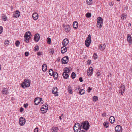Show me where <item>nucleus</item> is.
Segmentation results:
<instances>
[{"mask_svg":"<svg viewBox=\"0 0 132 132\" xmlns=\"http://www.w3.org/2000/svg\"><path fill=\"white\" fill-rule=\"evenodd\" d=\"M93 56L95 59H96L97 57V54L96 53H95L94 54Z\"/></svg>","mask_w":132,"mask_h":132,"instance_id":"obj_46","label":"nucleus"},{"mask_svg":"<svg viewBox=\"0 0 132 132\" xmlns=\"http://www.w3.org/2000/svg\"><path fill=\"white\" fill-rule=\"evenodd\" d=\"M59 118L60 120H61L62 119V118L61 117V116H59Z\"/></svg>","mask_w":132,"mask_h":132,"instance_id":"obj_62","label":"nucleus"},{"mask_svg":"<svg viewBox=\"0 0 132 132\" xmlns=\"http://www.w3.org/2000/svg\"><path fill=\"white\" fill-rule=\"evenodd\" d=\"M30 81L29 79H25L24 82L22 83V87L25 88L26 87H28L30 85Z\"/></svg>","mask_w":132,"mask_h":132,"instance_id":"obj_2","label":"nucleus"},{"mask_svg":"<svg viewBox=\"0 0 132 132\" xmlns=\"http://www.w3.org/2000/svg\"><path fill=\"white\" fill-rule=\"evenodd\" d=\"M125 91L123 90H121V95H122L124 93V92Z\"/></svg>","mask_w":132,"mask_h":132,"instance_id":"obj_58","label":"nucleus"},{"mask_svg":"<svg viewBox=\"0 0 132 132\" xmlns=\"http://www.w3.org/2000/svg\"><path fill=\"white\" fill-rule=\"evenodd\" d=\"M88 64L89 65L90 64H91V60H88Z\"/></svg>","mask_w":132,"mask_h":132,"instance_id":"obj_57","label":"nucleus"},{"mask_svg":"<svg viewBox=\"0 0 132 132\" xmlns=\"http://www.w3.org/2000/svg\"><path fill=\"white\" fill-rule=\"evenodd\" d=\"M51 39L49 37H48L47 39V43L48 44H50L51 42Z\"/></svg>","mask_w":132,"mask_h":132,"instance_id":"obj_37","label":"nucleus"},{"mask_svg":"<svg viewBox=\"0 0 132 132\" xmlns=\"http://www.w3.org/2000/svg\"><path fill=\"white\" fill-rule=\"evenodd\" d=\"M103 125L104 127H105L106 128H107L109 126V123L107 122H105L103 123Z\"/></svg>","mask_w":132,"mask_h":132,"instance_id":"obj_30","label":"nucleus"},{"mask_svg":"<svg viewBox=\"0 0 132 132\" xmlns=\"http://www.w3.org/2000/svg\"><path fill=\"white\" fill-rule=\"evenodd\" d=\"M109 121L111 123H113L115 121V118L113 116H111L109 118Z\"/></svg>","mask_w":132,"mask_h":132,"instance_id":"obj_20","label":"nucleus"},{"mask_svg":"<svg viewBox=\"0 0 132 132\" xmlns=\"http://www.w3.org/2000/svg\"><path fill=\"white\" fill-rule=\"evenodd\" d=\"M93 68L91 67H90L88 70L87 71V75L89 76H91L93 74Z\"/></svg>","mask_w":132,"mask_h":132,"instance_id":"obj_12","label":"nucleus"},{"mask_svg":"<svg viewBox=\"0 0 132 132\" xmlns=\"http://www.w3.org/2000/svg\"><path fill=\"white\" fill-rule=\"evenodd\" d=\"M20 111L21 112H22L24 111V109L22 108L21 107L20 109Z\"/></svg>","mask_w":132,"mask_h":132,"instance_id":"obj_51","label":"nucleus"},{"mask_svg":"<svg viewBox=\"0 0 132 132\" xmlns=\"http://www.w3.org/2000/svg\"><path fill=\"white\" fill-rule=\"evenodd\" d=\"M81 132H85V131L83 130H81Z\"/></svg>","mask_w":132,"mask_h":132,"instance_id":"obj_64","label":"nucleus"},{"mask_svg":"<svg viewBox=\"0 0 132 132\" xmlns=\"http://www.w3.org/2000/svg\"><path fill=\"white\" fill-rule=\"evenodd\" d=\"M87 39H88V40L90 41V42H91V35L90 34H89L88 36V37Z\"/></svg>","mask_w":132,"mask_h":132,"instance_id":"obj_43","label":"nucleus"},{"mask_svg":"<svg viewBox=\"0 0 132 132\" xmlns=\"http://www.w3.org/2000/svg\"><path fill=\"white\" fill-rule=\"evenodd\" d=\"M81 126L82 129L87 130L89 128L90 125L87 121H86L81 123Z\"/></svg>","mask_w":132,"mask_h":132,"instance_id":"obj_1","label":"nucleus"},{"mask_svg":"<svg viewBox=\"0 0 132 132\" xmlns=\"http://www.w3.org/2000/svg\"><path fill=\"white\" fill-rule=\"evenodd\" d=\"M131 23H129L128 24L129 26H131Z\"/></svg>","mask_w":132,"mask_h":132,"instance_id":"obj_63","label":"nucleus"},{"mask_svg":"<svg viewBox=\"0 0 132 132\" xmlns=\"http://www.w3.org/2000/svg\"><path fill=\"white\" fill-rule=\"evenodd\" d=\"M57 90L58 89L57 87H54L53 88L52 92L54 94L55 96H58V95Z\"/></svg>","mask_w":132,"mask_h":132,"instance_id":"obj_8","label":"nucleus"},{"mask_svg":"<svg viewBox=\"0 0 132 132\" xmlns=\"http://www.w3.org/2000/svg\"><path fill=\"white\" fill-rule=\"evenodd\" d=\"M9 43V41L7 40H6L5 42V44L6 46H7L8 45Z\"/></svg>","mask_w":132,"mask_h":132,"instance_id":"obj_48","label":"nucleus"},{"mask_svg":"<svg viewBox=\"0 0 132 132\" xmlns=\"http://www.w3.org/2000/svg\"><path fill=\"white\" fill-rule=\"evenodd\" d=\"M19 124L20 126L24 125L26 122L25 118L22 117H21L19 119Z\"/></svg>","mask_w":132,"mask_h":132,"instance_id":"obj_7","label":"nucleus"},{"mask_svg":"<svg viewBox=\"0 0 132 132\" xmlns=\"http://www.w3.org/2000/svg\"><path fill=\"white\" fill-rule=\"evenodd\" d=\"M63 78L65 79H67L69 77V75L67 73H63L62 74Z\"/></svg>","mask_w":132,"mask_h":132,"instance_id":"obj_27","label":"nucleus"},{"mask_svg":"<svg viewBox=\"0 0 132 132\" xmlns=\"http://www.w3.org/2000/svg\"><path fill=\"white\" fill-rule=\"evenodd\" d=\"M78 89L80 91L81 90V89L80 88V87H78Z\"/></svg>","mask_w":132,"mask_h":132,"instance_id":"obj_61","label":"nucleus"},{"mask_svg":"<svg viewBox=\"0 0 132 132\" xmlns=\"http://www.w3.org/2000/svg\"><path fill=\"white\" fill-rule=\"evenodd\" d=\"M42 52H39L37 53V54L38 56H40L42 55Z\"/></svg>","mask_w":132,"mask_h":132,"instance_id":"obj_50","label":"nucleus"},{"mask_svg":"<svg viewBox=\"0 0 132 132\" xmlns=\"http://www.w3.org/2000/svg\"><path fill=\"white\" fill-rule=\"evenodd\" d=\"M24 106L25 108H26L28 106V104L27 103L24 104Z\"/></svg>","mask_w":132,"mask_h":132,"instance_id":"obj_56","label":"nucleus"},{"mask_svg":"<svg viewBox=\"0 0 132 132\" xmlns=\"http://www.w3.org/2000/svg\"><path fill=\"white\" fill-rule=\"evenodd\" d=\"M79 93L80 94L82 95L84 93L85 90L83 89H81V90L79 92Z\"/></svg>","mask_w":132,"mask_h":132,"instance_id":"obj_36","label":"nucleus"},{"mask_svg":"<svg viewBox=\"0 0 132 132\" xmlns=\"http://www.w3.org/2000/svg\"><path fill=\"white\" fill-rule=\"evenodd\" d=\"M20 42L19 41H16L15 42V45L17 47H18L19 45Z\"/></svg>","mask_w":132,"mask_h":132,"instance_id":"obj_44","label":"nucleus"},{"mask_svg":"<svg viewBox=\"0 0 132 132\" xmlns=\"http://www.w3.org/2000/svg\"><path fill=\"white\" fill-rule=\"evenodd\" d=\"M131 35L130 34L127 35V41L129 43H132V40H131Z\"/></svg>","mask_w":132,"mask_h":132,"instance_id":"obj_16","label":"nucleus"},{"mask_svg":"<svg viewBox=\"0 0 132 132\" xmlns=\"http://www.w3.org/2000/svg\"><path fill=\"white\" fill-rule=\"evenodd\" d=\"M64 28L65 31L67 32H68L70 31V26L69 25L65 26Z\"/></svg>","mask_w":132,"mask_h":132,"instance_id":"obj_13","label":"nucleus"},{"mask_svg":"<svg viewBox=\"0 0 132 132\" xmlns=\"http://www.w3.org/2000/svg\"><path fill=\"white\" fill-rule=\"evenodd\" d=\"M38 127L36 128L34 130V132H38Z\"/></svg>","mask_w":132,"mask_h":132,"instance_id":"obj_47","label":"nucleus"},{"mask_svg":"<svg viewBox=\"0 0 132 132\" xmlns=\"http://www.w3.org/2000/svg\"><path fill=\"white\" fill-rule=\"evenodd\" d=\"M64 73H68L70 71V70L69 68L67 67H65L64 69Z\"/></svg>","mask_w":132,"mask_h":132,"instance_id":"obj_22","label":"nucleus"},{"mask_svg":"<svg viewBox=\"0 0 132 132\" xmlns=\"http://www.w3.org/2000/svg\"><path fill=\"white\" fill-rule=\"evenodd\" d=\"M97 76H100V73L99 72H98L97 74H96Z\"/></svg>","mask_w":132,"mask_h":132,"instance_id":"obj_59","label":"nucleus"},{"mask_svg":"<svg viewBox=\"0 0 132 132\" xmlns=\"http://www.w3.org/2000/svg\"><path fill=\"white\" fill-rule=\"evenodd\" d=\"M121 90L125 91V86L124 85H123V84H121Z\"/></svg>","mask_w":132,"mask_h":132,"instance_id":"obj_40","label":"nucleus"},{"mask_svg":"<svg viewBox=\"0 0 132 132\" xmlns=\"http://www.w3.org/2000/svg\"><path fill=\"white\" fill-rule=\"evenodd\" d=\"M49 74L51 76H52L54 72L52 69H50L49 70Z\"/></svg>","mask_w":132,"mask_h":132,"instance_id":"obj_33","label":"nucleus"},{"mask_svg":"<svg viewBox=\"0 0 132 132\" xmlns=\"http://www.w3.org/2000/svg\"><path fill=\"white\" fill-rule=\"evenodd\" d=\"M53 74V77L54 79L55 80H56L58 77V74L56 72H55Z\"/></svg>","mask_w":132,"mask_h":132,"instance_id":"obj_28","label":"nucleus"},{"mask_svg":"<svg viewBox=\"0 0 132 132\" xmlns=\"http://www.w3.org/2000/svg\"><path fill=\"white\" fill-rule=\"evenodd\" d=\"M20 15V13L18 10L16 11L15 12V14L13 16L14 17L17 18Z\"/></svg>","mask_w":132,"mask_h":132,"instance_id":"obj_21","label":"nucleus"},{"mask_svg":"<svg viewBox=\"0 0 132 132\" xmlns=\"http://www.w3.org/2000/svg\"><path fill=\"white\" fill-rule=\"evenodd\" d=\"M48 108V106L46 104H45V105H42L41 108V110L42 113H44L46 112Z\"/></svg>","mask_w":132,"mask_h":132,"instance_id":"obj_5","label":"nucleus"},{"mask_svg":"<svg viewBox=\"0 0 132 132\" xmlns=\"http://www.w3.org/2000/svg\"><path fill=\"white\" fill-rule=\"evenodd\" d=\"M79 80L80 82H82L83 81L82 78V77H80L79 78Z\"/></svg>","mask_w":132,"mask_h":132,"instance_id":"obj_53","label":"nucleus"},{"mask_svg":"<svg viewBox=\"0 0 132 132\" xmlns=\"http://www.w3.org/2000/svg\"><path fill=\"white\" fill-rule=\"evenodd\" d=\"M76 77V74L75 73L73 72L71 74V77L72 79H74Z\"/></svg>","mask_w":132,"mask_h":132,"instance_id":"obj_39","label":"nucleus"},{"mask_svg":"<svg viewBox=\"0 0 132 132\" xmlns=\"http://www.w3.org/2000/svg\"><path fill=\"white\" fill-rule=\"evenodd\" d=\"M91 42H90V41L88 40V39H87L85 41V44L86 46L88 47L89 45H90Z\"/></svg>","mask_w":132,"mask_h":132,"instance_id":"obj_19","label":"nucleus"},{"mask_svg":"<svg viewBox=\"0 0 132 132\" xmlns=\"http://www.w3.org/2000/svg\"><path fill=\"white\" fill-rule=\"evenodd\" d=\"M81 129L80 125L78 123H76L73 127L75 132H80Z\"/></svg>","mask_w":132,"mask_h":132,"instance_id":"obj_3","label":"nucleus"},{"mask_svg":"<svg viewBox=\"0 0 132 132\" xmlns=\"http://www.w3.org/2000/svg\"><path fill=\"white\" fill-rule=\"evenodd\" d=\"M32 17L34 20H36L38 18V15L36 13H34L33 14Z\"/></svg>","mask_w":132,"mask_h":132,"instance_id":"obj_17","label":"nucleus"},{"mask_svg":"<svg viewBox=\"0 0 132 132\" xmlns=\"http://www.w3.org/2000/svg\"><path fill=\"white\" fill-rule=\"evenodd\" d=\"M68 90L69 93L72 94L73 93V91L72 90L71 87L70 86H69L68 88Z\"/></svg>","mask_w":132,"mask_h":132,"instance_id":"obj_29","label":"nucleus"},{"mask_svg":"<svg viewBox=\"0 0 132 132\" xmlns=\"http://www.w3.org/2000/svg\"><path fill=\"white\" fill-rule=\"evenodd\" d=\"M92 89L90 87H89L88 88V92L89 93L90 92V91Z\"/></svg>","mask_w":132,"mask_h":132,"instance_id":"obj_55","label":"nucleus"},{"mask_svg":"<svg viewBox=\"0 0 132 132\" xmlns=\"http://www.w3.org/2000/svg\"><path fill=\"white\" fill-rule=\"evenodd\" d=\"M25 55L26 56H28L29 55V52H26L25 53Z\"/></svg>","mask_w":132,"mask_h":132,"instance_id":"obj_52","label":"nucleus"},{"mask_svg":"<svg viewBox=\"0 0 132 132\" xmlns=\"http://www.w3.org/2000/svg\"><path fill=\"white\" fill-rule=\"evenodd\" d=\"M116 132H122V127L120 125H117L115 128Z\"/></svg>","mask_w":132,"mask_h":132,"instance_id":"obj_10","label":"nucleus"},{"mask_svg":"<svg viewBox=\"0 0 132 132\" xmlns=\"http://www.w3.org/2000/svg\"><path fill=\"white\" fill-rule=\"evenodd\" d=\"M67 51V48L66 46H64L61 48V52L62 53H64Z\"/></svg>","mask_w":132,"mask_h":132,"instance_id":"obj_15","label":"nucleus"},{"mask_svg":"<svg viewBox=\"0 0 132 132\" xmlns=\"http://www.w3.org/2000/svg\"><path fill=\"white\" fill-rule=\"evenodd\" d=\"M31 33L29 31L26 32L24 35V36H27L28 37H29L28 38H31Z\"/></svg>","mask_w":132,"mask_h":132,"instance_id":"obj_26","label":"nucleus"},{"mask_svg":"<svg viewBox=\"0 0 132 132\" xmlns=\"http://www.w3.org/2000/svg\"><path fill=\"white\" fill-rule=\"evenodd\" d=\"M54 52V50L53 49H52L51 50V52L52 54H53Z\"/></svg>","mask_w":132,"mask_h":132,"instance_id":"obj_60","label":"nucleus"},{"mask_svg":"<svg viewBox=\"0 0 132 132\" xmlns=\"http://www.w3.org/2000/svg\"><path fill=\"white\" fill-rule=\"evenodd\" d=\"M8 92L7 89L5 88H4L2 91V94H7Z\"/></svg>","mask_w":132,"mask_h":132,"instance_id":"obj_24","label":"nucleus"},{"mask_svg":"<svg viewBox=\"0 0 132 132\" xmlns=\"http://www.w3.org/2000/svg\"><path fill=\"white\" fill-rule=\"evenodd\" d=\"M92 0H86L87 4L89 5L91 4H92Z\"/></svg>","mask_w":132,"mask_h":132,"instance_id":"obj_41","label":"nucleus"},{"mask_svg":"<svg viewBox=\"0 0 132 132\" xmlns=\"http://www.w3.org/2000/svg\"><path fill=\"white\" fill-rule=\"evenodd\" d=\"M39 47L38 46H35L34 48V50L35 51H36L39 50Z\"/></svg>","mask_w":132,"mask_h":132,"instance_id":"obj_38","label":"nucleus"},{"mask_svg":"<svg viewBox=\"0 0 132 132\" xmlns=\"http://www.w3.org/2000/svg\"><path fill=\"white\" fill-rule=\"evenodd\" d=\"M42 98H35L34 100V102L35 104L36 105H38L41 101Z\"/></svg>","mask_w":132,"mask_h":132,"instance_id":"obj_11","label":"nucleus"},{"mask_svg":"<svg viewBox=\"0 0 132 132\" xmlns=\"http://www.w3.org/2000/svg\"><path fill=\"white\" fill-rule=\"evenodd\" d=\"M98 97L96 96H94L93 98V100L94 101H96L98 100Z\"/></svg>","mask_w":132,"mask_h":132,"instance_id":"obj_35","label":"nucleus"},{"mask_svg":"<svg viewBox=\"0 0 132 132\" xmlns=\"http://www.w3.org/2000/svg\"><path fill=\"white\" fill-rule=\"evenodd\" d=\"M127 17V15L125 14H123L121 16V18L124 20V19H126Z\"/></svg>","mask_w":132,"mask_h":132,"instance_id":"obj_34","label":"nucleus"},{"mask_svg":"<svg viewBox=\"0 0 132 132\" xmlns=\"http://www.w3.org/2000/svg\"><path fill=\"white\" fill-rule=\"evenodd\" d=\"M103 20L102 18L100 16L97 18V27L99 28H101L102 27L103 22Z\"/></svg>","mask_w":132,"mask_h":132,"instance_id":"obj_4","label":"nucleus"},{"mask_svg":"<svg viewBox=\"0 0 132 132\" xmlns=\"http://www.w3.org/2000/svg\"><path fill=\"white\" fill-rule=\"evenodd\" d=\"M78 26V24L77 21L74 22L73 24V27L75 29H77Z\"/></svg>","mask_w":132,"mask_h":132,"instance_id":"obj_23","label":"nucleus"},{"mask_svg":"<svg viewBox=\"0 0 132 132\" xmlns=\"http://www.w3.org/2000/svg\"><path fill=\"white\" fill-rule=\"evenodd\" d=\"M106 113H104L102 114V116L104 117L106 116Z\"/></svg>","mask_w":132,"mask_h":132,"instance_id":"obj_54","label":"nucleus"},{"mask_svg":"<svg viewBox=\"0 0 132 132\" xmlns=\"http://www.w3.org/2000/svg\"><path fill=\"white\" fill-rule=\"evenodd\" d=\"M2 18L3 20L4 21H6L7 19V16L4 15H3Z\"/></svg>","mask_w":132,"mask_h":132,"instance_id":"obj_31","label":"nucleus"},{"mask_svg":"<svg viewBox=\"0 0 132 132\" xmlns=\"http://www.w3.org/2000/svg\"><path fill=\"white\" fill-rule=\"evenodd\" d=\"M68 40L67 38L65 39L62 42V45L63 46H65L68 44Z\"/></svg>","mask_w":132,"mask_h":132,"instance_id":"obj_14","label":"nucleus"},{"mask_svg":"<svg viewBox=\"0 0 132 132\" xmlns=\"http://www.w3.org/2000/svg\"><path fill=\"white\" fill-rule=\"evenodd\" d=\"M25 39V42H28L29 40V39L31 38H28L29 37L27 36H24Z\"/></svg>","mask_w":132,"mask_h":132,"instance_id":"obj_32","label":"nucleus"},{"mask_svg":"<svg viewBox=\"0 0 132 132\" xmlns=\"http://www.w3.org/2000/svg\"><path fill=\"white\" fill-rule=\"evenodd\" d=\"M42 69L43 71L45 72L47 69V66L45 64L43 65Z\"/></svg>","mask_w":132,"mask_h":132,"instance_id":"obj_25","label":"nucleus"},{"mask_svg":"<svg viewBox=\"0 0 132 132\" xmlns=\"http://www.w3.org/2000/svg\"><path fill=\"white\" fill-rule=\"evenodd\" d=\"M40 37V35L38 33H37L34 35V40L35 41L37 42L39 40Z\"/></svg>","mask_w":132,"mask_h":132,"instance_id":"obj_9","label":"nucleus"},{"mask_svg":"<svg viewBox=\"0 0 132 132\" xmlns=\"http://www.w3.org/2000/svg\"><path fill=\"white\" fill-rule=\"evenodd\" d=\"M91 14L90 13H88L86 14V16L87 17L89 18L91 16Z\"/></svg>","mask_w":132,"mask_h":132,"instance_id":"obj_42","label":"nucleus"},{"mask_svg":"<svg viewBox=\"0 0 132 132\" xmlns=\"http://www.w3.org/2000/svg\"><path fill=\"white\" fill-rule=\"evenodd\" d=\"M69 58L68 56H65L61 59L62 63L64 64H67L69 61Z\"/></svg>","mask_w":132,"mask_h":132,"instance_id":"obj_6","label":"nucleus"},{"mask_svg":"<svg viewBox=\"0 0 132 132\" xmlns=\"http://www.w3.org/2000/svg\"><path fill=\"white\" fill-rule=\"evenodd\" d=\"M106 47V45L105 44H104L103 45L102 44H100L99 46V49L101 51H103L105 49Z\"/></svg>","mask_w":132,"mask_h":132,"instance_id":"obj_18","label":"nucleus"},{"mask_svg":"<svg viewBox=\"0 0 132 132\" xmlns=\"http://www.w3.org/2000/svg\"><path fill=\"white\" fill-rule=\"evenodd\" d=\"M3 28L2 26H0V34H1L3 31Z\"/></svg>","mask_w":132,"mask_h":132,"instance_id":"obj_49","label":"nucleus"},{"mask_svg":"<svg viewBox=\"0 0 132 132\" xmlns=\"http://www.w3.org/2000/svg\"><path fill=\"white\" fill-rule=\"evenodd\" d=\"M58 128L57 127H55V129H53L52 132H57V130Z\"/></svg>","mask_w":132,"mask_h":132,"instance_id":"obj_45","label":"nucleus"}]
</instances>
